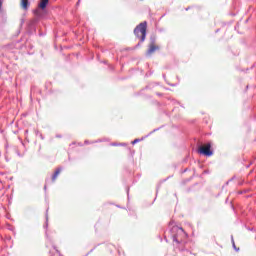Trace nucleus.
<instances>
[{"label": "nucleus", "instance_id": "obj_1", "mask_svg": "<svg viewBox=\"0 0 256 256\" xmlns=\"http://www.w3.org/2000/svg\"><path fill=\"white\" fill-rule=\"evenodd\" d=\"M134 34L143 43L145 37H147V22H142L134 29Z\"/></svg>", "mask_w": 256, "mask_h": 256}, {"label": "nucleus", "instance_id": "obj_2", "mask_svg": "<svg viewBox=\"0 0 256 256\" xmlns=\"http://www.w3.org/2000/svg\"><path fill=\"white\" fill-rule=\"evenodd\" d=\"M198 153H200V155H205L206 157H211V155H213V151H211V144L208 143L201 146L198 150Z\"/></svg>", "mask_w": 256, "mask_h": 256}, {"label": "nucleus", "instance_id": "obj_3", "mask_svg": "<svg viewBox=\"0 0 256 256\" xmlns=\"http://www.w3.org/2000/svg\"><path fill=\"white\" fill-rule=\"evenodd\" d=\"M155 51H159V46L155 42L150 43L147 55H153Z\"/></svg>", "mask_w": 256, "mask_h": 256}, {"label": "nucleus", "instance_id": "obj_4", "mask_svg": "<svg viewBox=\"0 0 256 256\" xmlns=\"http://www.w3.org/2000/svg\"><path fill=\"white\" fill-rule=\"evenodd\" d=\"M48 4H49V0H40L39 8L46 9Z\"/></svg>", "mask_w": 256, "mask_h": 256}, {"label": "nucleus", "instance_id": "obj_5", "mask_svg": "<svg viewBox=\"0 0 256 256\" xmlns=\"http://www.w3.org/2000/svg\"><path fill=\"white\" fill-rule=\"evenodd\" d=\"M20 5L22 9L27 10L29 8V0H21Z\"/></svg>", "mask_w": 256, "mask_h": 256}, {"label": "nucleus", "instance_id": "obj_6", "mask_svg": "<svg viewBox=\"0 0 256 256\" xmlns=\"http://www.w3.org/2000/svg\"><path fill=\"white\" fill-rule=\"evenodd\" d=\"M59 175H61V168L56 169L52 176V181H57V177H59Z\"/></svg>", "mask_w": 256, "mask_h": 256}, {"label": "nucleus", "instance_id": "obj_7", "mask_svg": "<svg viewBox=\"0 0 256 256\" xmlns=\"http://www.w3.org/2000/svg\"><path fill=\"white\" fill-rule=\"evenodd\" d=\"M1 7H3V1L0 0V10H1Z\"/></svg>", "mask_w": 256, "mask_h": 256}, {"label": "nucleus", "instance_id": "obj_8", "mask_svg": "<svg viewBox=\"0 0 256 256\" xmlns=\"http://www.w3.org/2000/svg\"><path fill=\"white\" fill-rule=\"evenodd\" d=\"M137 141H138V140L136 139V140H134L132 143L135 144V143H137Z\"/></svg>", "mask_w": 256, "mask_h": 256}, {"label": "nucleus", "instance_id": "obj_9", "mask_svg": "<svg viewBox=\"0 0 256 256\" xmlns=\"http://www.w3.org/2000/svg\"><path fill=\"white\" fill-rule=\"evenodd\" d=\"M179 231H183V229H179Z\"/></svg>", "mask_w": 256, "mask_h": 256}, {"label": "nucleus", "instance_id": "obj_10", "mask_svg": "<svg viewBox=\"0 0 256 256\" xmlns=\"http://www.w3.org/2000/svg\"><path fill=\"white\" fill-rule=\"evenodd\" d=\"M176 241H177V243H179V240L176 239Z\"/></svg>", "mask_w": 256, "mask_h": 256}]
</instances>
